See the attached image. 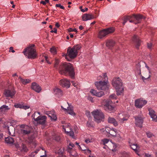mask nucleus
<instances>
[{"mask_svg": "<svg viewBox=\"0 0 157 157\" xmlns=\"http://www.w3.org/2000/svg\"><path fill=\"white\" fill-rule=\"evenodd\" d=\"M90 92L93 95L98 97H101L104 94L103 91H101L97 92L96 90L94 89H91L90 91Z\"/></svg>", "mask_w": 157, "mask_h": 157, "instance_id": "obj_25", "label": "nucleus"}, {"mask_svg": "<svg viewBox=\"0 0 157 157\" xmlns=\"http://www.w3.org/2000/svg\"><path fill=\"white\" fill-rule=\"evenodd\" d=\"M9 51L10 52H13V53L15 52V51L13 49V48L12 47H10V51Z\"/></svg>", "mask_w": 157, "mask_h": 157, "instance_id": "obj_57", "label": "nucleus"}, {"mask_svg": "<svg viewBox=\"0 0 157 157\" xmlns=\"http://www.w3.org/2000/svg\"><path fill=\"white\" fill-rule=\"evenodd\" d=\"M40 113L39 112H35L32 115V117L35 121H38L40 117L41 116H40Z\"/></svg>", "mask_w": 157, "mask_h": 157, "instance_id": "obj_30", "label": "nucleus"}, {"mask_svg": "<svg viewBox=\"0 0 157 157\" xmlns=\"http://www.w3.org/2000/svg\"><path fill=\"white\" fill-rule=\"evenodd\" d=\"M153 46V45L151 43H148L147 44V47L148 48L151 50L152 49Z\"/></svg>", "mask_w": 157, "mask_h": 157, "instance_id": "obj_48", "label": "nucleus"}, {"mask_svg": "<svg viewBox=\"0 0 157 157\" xmlns=\"http://www.w3.org/2000/svg\"><path fill=\"white\" fill-rule=\"evenodd\" d=\"M132 40L136 44V47L138 48L140 46L141 43L139 37L136 35H134L132 38Z\"/></svg>", "mask_w": 157, "mask_h": 157, "instance_id": "obj_23", "label": "nucleus"}, {"mask_svg": "<svg viewBox=\"0 0 157 157\" xmlns=\"http://www.w3.org/2000/svg\"><path fill=\"white\" fill-rule=\"evenodd\" d=\"M71 128L70 126V124L66 126H63V130L65 132L67 133V131H69V128Z\"/></svg>", "mask_w": 157, "mask_h": 157, "instance_id": "obj_41", "label": "nucleus"}, {"mask_svg": "<svg viewBox=\"0 0 157 157\" xmlns=\"http://www.w3.org/2000/svg\"><path fill=\"white\" fill-rule=\"evenodd\" d=\"M95 85L97 89L100 90H108L109 86L108 81L96 82H95Z\"/></svg>", "mask_w": 157, "mask_h": 157, "instance_id": "obj_7", "label": "nucleus"}, {"mask_svg": "<svg viewBox=\"0 0 157 157\" xmlns=\"http://www.w3.org/2000/svg\"><path fill=\"white\" fill-rule=\"evenodd\" d=\"M8 132L9 134L11 136H13L14 133V128L12 126L10 128V129L9 127H7Z\"/></svg>", "mask_w": 157, "mask_h": 157, "instance_id": "obj_33", "label": "nucleus"}, {"mask_svg": "<svg viewBox=\"0 0 157 157\" xmlns=\"http://www.w3.org/2000/svg\"><path fill=\"white\" fill-rule=\"evenodd\" d=\"M61 107L66 113L69 114L73 116L76 115L75 113L73 111V106L69 105L67 102L65 103L64 105V107L62 105L61 106Z\"/></svg>", "mask_w": 157, "mask_h": 157, "instance_id": "obj_6", "label": "nucleus"}, {"mask_svg": "<svg viewBox=\"0 0 157 157\" xmlns=\"http://www.w3.org/2000/svg\"><path fill=\"white\" fill-rule=\"evenodd\" d=\"M94 16L91 14H85L82 16V19L83 21H86L94 18Z\"/></svg>", "mask_w": 157, "mask_h": 157, "instance_id": "obj_22", "label": "nucleus"}, {"mask_svg": "<svg viewBox=\"0 0 157 157\" xmlns=\"http://www.w3.org/2000/svg\"><path fill=\"white\" fill-rule=\"evenodd\" d=\"M53 93L54 94L58 96H61L62 94V92L61 90L57 87H56L54 89Z\"/></svg>", "mask_w": 157, "mask_h": 157, "instance_id": "obj_29", "label": "nucleus"}, {"mask_svg": "<svg viewBox=\"0 0 157 157\" xmlns=\"http://www.w3.org/2000/svg\"><path fill=\"white\" fill-rule=\"evenodd\" d=\"M108 123L113 124L115 127H117L118 125L117 122L113 117H109L108 119Z\"/></svg>", "mask_w": 157, "mask_h": 157, "instance_id": "obj_27", "label": "nucleus"}, {"mask_svg": "<svg viewBox=\"0 0 157 157\" xmlns=\"http://www.w3.org/2000/svg\"><path fill=\"white\" fill-rule=\"evenodd\" d=\"M81 8L82 7H80V8L81 9V11L83 12L86 11L88 10V8H85L84 9H82Z\"/></svg>", "mask_w": 157, "mask_h": 157, "instance_id": "obj_54", "label": "nucleus"}, {"mask_svg": "<svg viewBox=\"0 0 157 157\" xmlns=\"http://www.w3.org/2000/svg\"><path fill=\"white\" fill-rule=\"evenodd\" d=\"M29 108L30 106H29L24 105H23L22 109L26 110V109H29Z\"/></svg>", "mask_w": 157, "mask_h": 157, "instance_id": "obj_53", "label": "nucleus"}, {"mask_svg": "<svg viewBox=\"0 0 157 157\" xmlns=\"http://www.w3.org/2000/svg\"><path fill=\"white\" fill-rule=\"evenodd\" d=\"M115 30L113 27H110L104 29L100 31L98 34V37L100 39H102L106 35L113 33Z\"/></svg>", "mask_w": 157, "mask_h": 157, "instance_id": "obj_8", "label": "nucleus"}, {"mask_svg": "<svg viewBox=\"0 0 157 157\" xmlns=\"http://www.w3.org/2000/svg\"><path fill=\"white\" fill-rule=\"evenodd\" d=\"M129 118V116L126 113H123L119 114L117 116V119L120 124H121L127 121Z\"/></svg>", "mask_w": 157, "mask_h": 157, "instance_id": "obj_9", "label": "nucleus"}, {"mask_svg": "<svg viewBox=\"0 0 157 157\" xmlns=\"http://www.w3.org/2000/svg\"><path fill=\"white\" fill-rule=\"evenodd\" d=\"M112 84L115 88L117 95H121L123 93L124 88L122 86V82L119 78H115L112 81Z\"/></svg>", "mask_w": 157, "mask_h": 157, "instance_id": "obj_3", "label": "nucleus"}, {"mask_svg": "<svg viewBox=\"0 0 157 157\" xmlns=\"http://www.w3.org/2000/svg\"><path fill=\"white\" fill-rule=\"evenodd\" d=\"M81 48V46L79 44L75 45L72 48L69 47L67 49V54H64L63 56L65 57L66 59L67 60L70 61V60L67 58V56L71 59H74L77 56L78 53V51Z\"/></svg>", "mask_w": 157, "mask_h": 157, "instance_id": "obj_2", "label": "nucleus"}, {"mask_svg": "<svg viewBox=\"0 0 157 157\" xmlns=\"http://www.w3.org/2000/svg\"><path fill=\"white\" fill-rule=\"evenodd\" d=\"M3 137V135L2 133H0V140H2Z\"/></svg>", "mask_w": 157, "mask_h": 157, "instance_id": "obj_64", "label": "nucleus"}, {"mask_svg": "<svg viewBox=\"0 0 157 157\" xmlns=\"http://www.w3.org/2000/svg\"><path fill=\"white\" fill-rule=\"evenodd\" d=\"M110 135L113 136H118V135L117 134V131L116 130V133H114V131H110L109 133Z\"/></svg>", "mask_w": 157, "mask_h": 157, "instance_id": "obj_45", "label": "nucleus"}, {"mask_svg": "<svg viewBox=\"0 0 157 157\" xmlns=\"http://www.w3.org/2000/svg\"><path fill=\"white\" fill-rule=\"evenodd\" d=\"M59 63V60L58 59H55V63L54 64V67H57V66L58 64Z\"/></svg>", "mask_w": 157, "mask_h": 157, "instance_id": "obj_50", "label": "nucleus"}, {"mask_svg": "<svg viewBox=\"0 0 157 157\" xmlns=\"http://www.w3.org/2000/svg\"><path fill=\"white\" fill-rule=\"evenodd\" d=\"M56 7H59L62 9H64V7L63 6L61 5L60 4H56Z\"/></svg>", "mask_w": 157, "mask_h": 157, "instance_id": "obj_51", "label": "nucleus"}, {"mask_svg": "<svg viewBox=\"0 0 157 157\" xmlns=\"http://www.w3.org/2000/svg\"><path fill=\"white\" fill-rule=\"evenodd\" d=\"M64 151V149L63 147H57L56 148V150L55 151L56 153H57L59 156L63 155Z\"/></svg>", "mask_w": 157, "mask_h": 157, "instance_id": "obj_32", "label": "nucleus"}, {"mask_svg": "<svg viewBox=\"0 0 157 157\" xmlns=\"http://www.w3.org/2000/svg\"><path fill=\"white\" fill-rule=\"evenodd\" d=\"M57 27V28H59L60 26V25L59 24V23L57 22L55 25Z\"/></svg>", "mask_w": 157, "mask_h": 157, "instance_id": "obj_63", "label": "nucleus"}, {"mask_svg": "<svg viewBox=\"0 0 157 157\" xmlns=\"http://www.w3.org/2000/svg\"><path fill=\"white\" fill-rule=\"evenodd\" d=\"M34 46V44L29 45L23 52L24 55L29 59H34L37 56Z\"/></svg>", "mask_w": 157, "mask_h": 157, "instance_id": "obj_4", "label": "nucleus"}, {"mask_svg": "<svg viewBox=\"0 0 157 157\" xmlns=\"http://www.w3.org/2000/svg\"><path fill=\"white\" fill-rule=\"evenodd\" d=\"M102 76V80L103 81H108V78L106 73L103 74Z\"/></svg>", "mask_w": 157, "mask_h": 157, "instance_id": "obj_43", "label": "nucleus"}, {"mask_svg": "<svg viewBox=\"0 0 157 157\" xmlns=\"http://www.w3.org/2000/svg\"><path fill=\"white\" fill-rule=\"evenodd\" d=\"M15 93V91L13 90H5L4 94L6 97L12 98Z\"/></svg>", "mask_w": 157, "mask_h": 157, "instance_id": "obj_18", "label": "nucleus"}, {"mask_svg": "<svg viewBox=\"0 0 157 157\" xmlns=\"http://www.w3.org/2000/svg\"><path fill=\"white\" fill-rule=\"evenodd\" d=\"M71 82L72 83L73 85L75 86L76 87L77 86V84L74 81H72Z\"/></svg>", "mask_w": 157, "mask_h": 157, "instance_id": "obj_56", "label": "nucleus"}, {"mask_svg": "<svg viewBox=\"0 0 157 157\" xmlns=\"http://www.w3.org/2000/svg\"><path fill=\"white\" fill-rule=\"evenodd\" d=\"M132 17L131 16H127V17H124V22L123 23V24L124 25L125 23H126V22L128 21H129V22H133V21L131 20H130V19H131L132 18Z\"/></svg>", "mask_w": 157, "mask_h": 157, "instance_id": "obj_37", "label": "nucleus"}, {"mask_svg": "<svg viewBox=\"0 0 157 157\" xmlns=\"http://www.w3.org/2000/svg\"><path fill=\"white\" fill-rule=\"evenodd\" d=\"M101 141L103 143V144L105 145V144H107L109 142V140L108 139H105L102 140Z\"/></svg>", "mask_w": 157, "mask_h": 157, "instance_id": "obj_46", "label": "nucleus"}, {"mask_svg": "<svg viewBox=\"0 0 157 157\" xmlns=\"http://www.w3.org/2000/svg\"><path fill=\"white\" fill-rule=\"evenodd\" d=\"M109 98L110 100L114 99H116L117 96L115 94H112L109 96Z\"/></svg>", "mask_w": 157, "mask_h": 157, "instance_id": "obj_47", "label": "nucleus"}, {"mask_svg": "<svg viewBox=\"0 0 157 157\" xmlns=\"http://www.w3.org/2000/svg\"><path fill=\"white\" fill-rule=\"evenodd\" d=\"M59 70L60 74L61 75H66L68 74L72 78L74 76V70L72 65L70 63H62L59 67Z\"/></svg>", "mask_w": 157, "mask_h": 157, "instance_id": "obj_1", "label": "nucleus"}, {"mask_svg": "<svg viewBox=\"0 0 157 157\" xmlns=\"http://www.w3.org/2000/svg\"><path fill=\"white\" fill-rule=\"evenodd\" d=\"M46 119V117L45 116H41L38 121H36L37 122L41 124H45Z\"/></svg>", "mask_w": 157, "mask_h": 157, "instance_id": "obj_28", "label": "nucleus"}, {"mask_svg": "<svg viewBox=\"0 0 157 157\" xmlns=\"http://www.w3.org/2000/svg\"><path fill=\"white\" fill-rule=\"evenodd\" d=\"M47 114L52 121H55L56 120L57 117L54 110L48 111L47 112Z\"/></svg>", "mask_w": 157, "mask_h": 157, "instance_id": "obj_20", "label": "nucleus"}, {"mask_svg": "<svg viewBox=\"0 0 157 157\" xmlns=\"http://www.w3.org/2000/svg\"><path fill=\"white\" fill-rule=\"evenodd\" d=\"M44 59H45L46 61L47 62V63L49 64H51V63L50 62H49L48 61V60H47V57L46 56H44Z\"/></svg>", "mask_w": 157, "mask_h": 157, "instance_id": "obj_60", "label": "nucleus"}, {"mask_svg": "<svg viewBox=\"0 0 157 157\" xmlns=\"http://www.w3.org/2000/svg\"><path fill=\"white\" fill-rule=\"evenodd\" d=\"M147 101L141 99H138L135 101V106L138 108H141L143 106L146 104Z\"/></svg>", "mask_w": 157, "mask_h": 157, "instance_id": "obj_13", "label": "nucleus"}, {"mask_svg": "<svg viewBox=\"0 0 157 157\" xmlns=\"http://www.w3.org/2000/svg\"><path fill=\"white\" fill-rule=\"evenodd\" d=\"M5 141L6 143L9 144H12L14 142L13 139L10 137L6 138H5Z\"/></svg>", "mask_w": 157, "mask_h": 157, "instance_id": "obj_36", "label": "nucleus"}, {"mask_svg": "<svg viewBox=\"0 0 157 157\" xmlns=\"http://www.w3.org/2000/svg\"><path fill=\"white\" fill-rule=\"evenodd\" d=\"M75 145L71 142H69L67 146V149L71 155L73 156H75L77 155V153L75 151H74Z\"/></svg>", "mask_w": 157, "mask_h": 157, "instance_id": "obj_11", "label": "nucleus"}, {"mask_svg": "<svg viewBox=\"0 0 157 157\" xmlns=\"http://www.w3.org/2000/svg\"><path fill=\"white\" fill-rule=\"evenodd\" d=\"M129 146L131 148L134 150L135 152L138 155H139L138 154V150L140 149V147L138 146L137 144H132L129 142Z\"/></svg>", "mask_w": 157, "mask_h": 157, "instance_id": "obj_24", "label": "nucleus"}, {"mask_svg": "<svg viewBox=\"0 0 157 157\" xmlns=\"http://www.w3.org/2000/svg\"><path fill=\"white\" fill-rule=\"evenodd\" d=\"M51 52L53 55L55 54L56 53V51L54 47H52L50 49Z\"/></svg>", "mask_w": 157, "mask_h": 157, "instance_id": "obj_42", "label": "nucleus"}, {"mask_svg": "<svg viewBox=\"0 0 157 157\" xmlns=\"http://www.w3.org/2000/svg\"><path fill=\"white\" fill-rule=\"evenodd\" d=\"M21 128L20 132L23 135L29 134L31 132V128L28 125L22 124L20 126Z\"/></svg>", "mask_w": 157, "mask_h": 157, "instance_id": "obj_10", "label": "nucleus"}, {"mask_svg": "<svg viewBox=\"0 0 157 157\" xmlns=\"http://www.w3.org/2000/svg\"><path fill=\"white\" fill-rule=\"evenodd\" d=\"M57 29L56 28H54L53 30L51 31V33H57Z\"/></svg>", "mask_w": 157, "mask_h": 157, "instance_id": "obj_55", "label": "nucleus"}, {"mask_svg": "<svg viewBox=\"0 0 157 157\" xmlns=\"http://www.w3.org/2000/svg\"><path fill=\"white\" fill-rule=\"evenodd\" d=\"M67 134L69 135L73 138H75L74 134L73 132L72 131L71 128H70L69 131H67Z\"/></svg>", "mask_w": 157, "mask_h": 157, "instance_id": "obj_35", "label": "nucleus"}, {"mask_svg": "<svg viewBox=\"0 0 157 157\" xmlns=\"http://www.w3.org/2000/svg\"><path fill=\"white\" fill-rule=\"evenodd\" d=\"M133 17L137 21V22L136 23H134L135 24H136L140 23V21L141 19L144 18L142 15L140 14H138L137 15L134 14L133 15Z\"/></svg>", "mask_w": 157, "mask_h": 157, "instance_id": "obj_31", "label": "nucleus"}, {"mask_svg": "<svg viewBox=\"0 0 157 157\" xmlns=\"http://www.w3.org/2000/svg\"><path fill=\"white\" fill-rule=\"evenodd\" d=\"M54 139L57 141H58L60 140V138L59 136H58L56 137H54Z\"/></svg>", "mask_w": 157, "mask_h": 157, "instance_id": "obj_58", "label": "nucleus"}, {"mask_svg": "<svg viewBox=\"0 0 157 157\" xmlns=\"http://www.w3.org/2000/svg\"><path fill=\"white\" fill-rule=\"evenodd\" d=\"M92 114L95 121L97 122H100L104 118V114L100 110H95L92 112Z\"/></svg>", "mask_w": 157, "mask_h": 157, "instance_id": "obj_5", "label": "nucleus"}, {"mask_svg": "<svg viewBox=\"0 0 157 157\" xmlns=\"http://www.w3.org/2000/svg\"><path fill=\"white\" fill-rule=\"evenodd\" d=\"M115 42L113 40H109L106 41V46L109 49H111L115 45Z\"/></svg>", "mask_w": 157, "mask_h": 157, "instance_id": "obj_26", "label": "nucleus"}, {"mask_svg": "<svg viewBox=\"0 0 157 157\" xmlns=\"http://www.w3.org/2000/svg\"><path fill=\"white\" fill-rule=\"evenodd\" d=\"M59 83L60 85L63 87L67 88H69L71 85L70 82L69 80L66 79H63L60 80Z\"/></svg>", "mask_w": 157, "mask_h": 157, "instance_id": "obj_15", "label": "nucleus"}, {"mask_svg": "<svg viewBox=\"0 0 157 157\" xmlns=\"http://www.w3.org/2000/svg\"><path fill=\"white\" fill-rule=\"evenodd\" d=\"M149 113L153 121L156 122L157 121V116L155 111L151 109H149Z\"/></svg>", "mask_w": 157, "mask_h": 157, "instance_id": "obj_19", "label": "nucleus"}, {"mask_svg": "<svg viewBox=\"0 0 157 157\" xmlns=\"http://www.w3.org/2000/svg\"><path fill=\"white\" fill-rule=\"evenodd\" d=\"M145 156L146 157H153L151 155L149 154H146Z\"/></svg>", "mask_w": 157, "mask_h": 157, "instance_id": "obj_61", "label": "nucleus"}, {"mask_svg": "<svg viewBox=\"0 0 157 157\" xmlns=\"http://www.w3.org/2000/svg\"><path fill=\"white\" fill-rule=\"evenodd\" d=\"M146 135L148 138H151L154 136L153 133L149 131L146 132Z\"/></svg>", "mask_w": 157, "mask_h": 157, "instance_id": "obj_44", "label": "nucleus"}, {"mask_svg": "<svg viewBox=\"0 0 157 157\" xmlns=\"http://www.w3.org/2000/svg\"><path fill=\"white\" fill-rule=\"evenodd\" d=\"M23 104V103H16L14 104V106L15 108H19L22 109Z\"/></svg>", "mask_w": 157, "mask_h": 157, "instance_id": "obj_40", "label": "nucleus"}, {"mask_svg": "<svg viewBox=\"0 0 157 157\" xmlns=\"http://www.w3.org/2000/svg\"><path fill=\"white\" fill-rule=\"evenodd\" d=\"M103 129L104 130H105V131L107 132L108 133H109L110 131H114V133H116V129H114V128H110L109 127H105L103 128Z\"/></svg>", "mask_w": 157, "mask_h": 157, "instance_id": "obj_34", "label": "nucleus"}, {"mask_svg": "<svg viewBox=\"0 0 157 157\" xmlns=\"http://www.w3.org/2000/svg\"><path fill=\"white\" fill-rule=\"evenodd\" d=\"M21 82L23 84H26L27 83H29L31 82V80L29 79H24L21 77H19Z\"/></svg>", "mask_w": 157, "mask_h": 157, "instance_id": "obj_38", "label": "nucleus"}, {"mask_svg": "<svg viewBox=\"0 0 157 157\" xmlns=\"http://www.w3.org/2000/svg\"><path fill=\"white\" fill-rule=\"evenodd\" d=\"M91 142V140L89 139H87L85 140V142L86 143H90Z\"/></svg>", "mask_w": 157, "mask_h": 157, "instance_id": "obj_59", "label": "nucleus"}, {"mask_svg": "<svg viewBox=\"0 0 157 157\" xmlns=\"http://www.w3.org/2000/svg\"><path fill=\"white\" fill-rule=\"evenodd\" d=\"M86 115L88 117H90L91 116L90 112L88 111H86Z\"/></svg>", "mask_w": 157, "mask_h": 157, "instance_id": "obj_52", "label": "nucleus"}, {"mask_svg": "<svg viewBox=\"0 0 157 157\" xmlns=\"http://www.w3.org/2000/svg\"><path fill=\"white\" fill-rule=\"evenodd\" d=\"M111 102V101H106V104L103 105L105 110L110 113H113L115 110L114 107L109 105Z\"/></svg>", "mask_w": 157, "mask_h": 157, "instance_id": "obj_12", "label": "nucleus"}, {"mask_svg": "<svg viewBox=\"0 0 157 157\" xmlns=\"http://www.w3.org/2000/svg\"><path fill=\"white\" fill-rule=\"evenodd\" d=\"M31 88L32 90L38 93H40L42 90L41 87L35 82L32 83Z\"/></svg>", "mask_w": 157, "mask_h": 157, "instance_id": "obj_17", "label": "nucleus"}, {"mask_svg": "<svg viewBox=\"0 0 157 157\" xmlns=\"http://www.w3.org/2000/svg\"><path fill=\"white\" fill-rule=\"evenodd\" d=\"M135 119V124L136 126L140 128L142 127L144 117L143 116H136Z\"/></svg>", "mask_w": 157, "mask_h": 157, "instance_id": "obj_14", "label": "nucleus"}, {"mask_svg": "<svg viewBox=\"0 0 157 157\" xmlns=\"http://www.w3.org/2000/svg\"><path fill=\"white\" fill-rule=\"evenodd\" d=\"M68 31L69 32H77V30L76 29H72L71 28H70L68 29Z\"/></svg>", "mask_w": 157, "mask_h": 157, "instance_id": "obj_49", "label": "nucleus"}, {"mask_svg": "<svg viewBox=\"0 0 157 157\" xmlns=\"http://www.w3.org/2000/svg\"><path fill=\"white\" fill-rule=\"evenodd\" d=\"M146 67L147 68L148 71V76L146 78H145L142 75L140 69L137 71L138 74L140 75V77L141 78V79L144 82L145 80L148 79L150 78L151 76V72L150 68L149 67L147 66V65H146Z\"/></svg>", "mask_w": 157, "mask_h": 157, "instance_id": "obj_16", "label": "nucleus"}, {"mask_svg": "<svg viewBox=\"0 0 157 157\" xmlns=\"http://www.w3.org/2000/svg\"><path fill=\"white\" fill-rule=\"evenodd\" d=\"M0 109L1 111H2L8 110L10 109V108L8 106L3 105L1 107Z\"/></svg>", "mask_w": 157, "mask_h": 157, "instance_id": "obj_39", "label": "nucleus"}, {"mask_svg": "<svg viewBox=\"0 0 157 157\" xmlns=\"http://www.w3.org/2000/svg\"><path fill=\"white\" fill-rule=\"evenodd\" d=\"M77 147L79 149L83 151H86L87 153H90L91 151L88 149H86L87 147L83 144H82L81 145H79V143L77 142L75 143Z\"/></svg>", "mask_w": 157, "mask_h": 157, "instance_id": "obj_21", "label": "nucleus"}, {"mask_svg": "<svg viewBox=\"0 0 157 157\" xmlns=\"http://www.w3.org/2000/svg\"><path fill=\"white\" fill-rule=\"evenodd\" d=\"M40 3L42 4H43L45 5L46 4V2L44 1H41L40 2Z\"/></svg>", "mask_w": 157, "mask_h": 157, "instance_id": "obj_62", "label": "nucleus"}]
</instances>
